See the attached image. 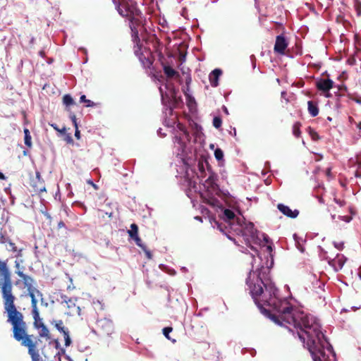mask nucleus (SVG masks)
Instances as JSON below:
<instances>
[{"mask_svg":"<svg viewBox=\"0 0 361 361\" xmlns=\"http://www.w3.org/2000/svg\"><path fill=\"white\" fill-rule=\"evenodd\" d=\"M51 127H53V128L55 130H56V131H58V132H59L61 133H65V132H66V128H63L62 129H59L56 124H51Z\"/></svg>","mask_w":361,"mask_h":361,"instance_id":"37998d69","label":"nucleus"},{"mask_svg":"<svg viewBox=\"0 0 361 361\" xmlns=\"http://www.w3.org/2000/svg\"><path fill=\"white\" fill-rule=\"evenodd\" d=\"M334 83V81L331 79L321 78L317 81L316 87L319 91L327 92L333 87Z\"/></svg>","mask_w":361,"mask_h":361,"instance_id":"4468645a","label":"nucleus"},{"mask_svg":"<svg viewBox=\"0 0 361 361\" xmlns=\"http://www.w3.org/2000/svg\"><path fill=\"white\" fill-rule=\"evenodd\" d=\"M349 120H350V121H353V118L351 116H350V117H349Z\"/></svg>","mask_w":361,"mask_h":361,"instance_id":"774afa93","label":"nucleus"},{"mask_svg":"<svg viewBox=\"0 0 361 361\" xmlns=\"http://www.w3.org/2000/svg\"><path fill=\"white\" fill-rule=\"evenodd\" d=\"M277 209L283 215L291 219L296 218L299 214V211L298 209L292 210L289 207L281 203L277 204Z\"/></svg>","mask_w":361,"mask_h":361,"instance_id":"2eb2a0df","label":"nucleus"},{"mask_svg":"<svg viewBox=\"0 0 361 361\" xmlns=\"http://www.w3.org/2000/svg\"><path fill=\"white\" fill-rule=\"evenodd\" d=\"M207 170L209 173V176L205 180V183L207 185L208 188H210L212 190H215L218 187L216 183L217 175L211 171V167L209 166L207 167Z\"/></svg>","mask_w":361,"mask_h":361,"instance_id":"f3484780","label":"nucleus"},{"mask_svg":"<svg viewBox=\"0 0 361 361\" xmlns=\"http://www.w3.org/2000/svg\"><path fill=\"white\" fill-rule=\"evenodd\" d=\"M7 322L12 326L13 338L27 348L32 361H42L39 351L42 350L41 341L36 336L28 334L27 326L23 314L16 308L6 313Z\"/></svg>","mask_w":361,"mask_h":361,"instance_id":"7ed1b4c3","label":"nucleus"},{"mask_svg":"<svg viewBox=\"0 0 361 361\" xmlns=\"http://www.w3.org/2000/svg\"><path fill=\"white\" fill-rule=\"evenodd\" d=\"M65 227V224L63 221H60L59 223H58V228L60 229L61 228H64Z\"/></svg>","mask_w":361,"mask_h":361,"instance_id":"3c124183","label":"nucleus"},{"mask_svg":"<svg viewBox=\"0 0 361 361\" xmlns=\"http://www.w3.org/2000/svg\"><path fill=\"white\" fill-rule=\"evenodd\" d=\"M288 46V42L286 37L281 34L279 35H277L276 37V42L274 47V50L275 53H277L279 54H284L285 50Z\"/></svg>","mask_w":361,"mask_h":361,"instance_id":"f8f14e48","label":"nucleus"},{"mask_svg":"<svg viewBox=\"0 0 361 361\" xmlns=\"http://www.w3.org/2000/svg\"><path fill=\"white\" fill-rule=\"evenodd\" d=\"M0 293L4 305V313L17 308L13 293L12 273L8 265V260L0 259Z\"/></svg>","mask_w":361,"mask_h":361,"instance_id":"20e7f679","label":"nucleus"},{"mask_svg":"<svg viewBox=\"0 0 361 361\" xmlns=\"http://www.w3.org/2000/svg\"><path fill=\"white\" fill-rule=\"evenodd\" d=\"M343 258L344 257L343 255L340 256L338 255L336 258L333 260L334 265L337 264L338 268L341 269L345 263Z\"/></svg>","mask_w":361,"mask_h":361,"instance_id":"cd10ccee","label":"nucleus"},{"mask_svg":"<svg viewBox=\"0 0 361 361\" xmlns=\"http://www.w3.org/2000/svg\"><path fill=\"white\" fill-rule=\"evenodd\" d=\"M178 127L179 130H181L187 137H189V133L183 125L178 124Z\"/></svg>","mask_w":361,"mask_h":361,"instance_id":"a19ab883","label":"nucleus"},{"mask_svg":"<svg viewBox=\"0 0 361 361\" xmlns=\"http://www.w3.org/2000/svg\"><path fill=\"white\" fill-rule=\"evenodd\" d=\"M15 268H16V271H22V269L23 267L20 268V262L16 260V261H15Z\"/></svg>","mask_w":361,"mask_h":361,"instance_id":"de8ad7c7","label":"nucleus"},{"mask_svg":"<svg viewBox=\"0 0 361 361\" xmlns=\"http://www.w3.org/2000/svg\"><path fill=\"white\" fill-rule=\"evenodd\" d=\"M345 218H346V219H345V220H346L347 221H349L350 220V218H349V217H348V216H345Z\"/></svg>","mask_w":361,"mask_h":361,"instance_id":"338daca9","label":"nucleus"},{"mask_svg":"<svg viewBox=\"0 0 361 361\" xmlns=\"http://www.w3.org/2000/svg\"><path fill=\"white\" fill-rule=\"evenodd\" d=\"M75 137L79 140L80 138V130H78V128H75Z\"/></svg>","mask_w":361,"mask_h":361,"instance_id":"09e8293b","label":"nucleus"},{"mask_svg":"<svg viewBox=\"0 0 361 361\" xmlns=\"http://www.w3.org/2000/svg\"><path fill=\"white\" fill-rule=\"evenodd\" d=\"M65 140L67 142V143L72 144L73 142V140L72 139L71 134H67L66 135Z\"/></svg>","mask_w":361,"mask_h":361,"instance_id":"49530a36","label":"nucleus"},{"mask_svg":"<svg viewBox=\"0 0 361 361\" xmlns=\"http://www.w3.org/2000/svg\"><path fill=\"white\" fill-rule=\"evenodd\" d=\"M55 327L58 331L62 333L63 335H66L68 333V330L63 326V322L62 320H59L56 322Z\"/></svg>","mask_w":361,"mask_h":361,"instance_id":"4be33fe9","label":"nucleus"},{"mask_svg":"<svg viewBox=\"0 0 361 361\" xmlns=\"http://www.w3.org/2000/svg\"><path fill=\"white\" fill-rule=\"evenodd\" d=\"M213 126L216 128H219L222 125V120L219 116H215L213 119Z\"/></svg>","mask_w":361,"mask_h":361,"instance_id":"f704fd0d","label":"nucleus"},{"mask_svg":"<svg viewBox=\"0 0 361 361\" xmlns=\"http://www.w3.org/2000/svg\"><path fill=\"white\" fill-rule=\"evenodd\" d=\"M39 54L42 57H44L45 56V51L44 50H41V51H39Z\"/></svg>","mask_w":361,"mask_h":361,"instance_id":"5fc2aeb1","label":"nucleus"},{"mask_svg":"<svg viewBox=\"0 0 361 361\" xmlns=\"http://www.w3.org/2000/svg\"><path fill=\"white\" fill-rule=\"evenodd\" d=\"M163 70H164V74L166 75V77L168 78H180V75H179L178 72L175 71L173 68H171L169 66L164 65L163 66Z\"/></svg>","mask_w":361,"mask_h":361,"instance_id":"6ab92c4d","label":"nucleus"},{"mask_svg":"<svg viewBox=\"0 0 361 361\" xmlns=\"http://www.w3.org/2000/svg\"><path fill=\"white\" fill-rule=\"evenodd\" d=\"M334 202L340 207H343L346 204V202L343 199H339L336 197L334 198Z\"/></svg>","mask_w":361,"mask_h":361,"instance_id":"c9c22d12","label":"nucleus"},{"mask_svg":"<svg viewBox=\"0 0 361 361\" xmlns=\"http://www.w3.org/2000/svg\"><path fill=\"white\" fill-rule=\"evenodd\" d=\"M64 336V338H65V344L66 345H69L70 343H71V338L69 337V334L68 333H67L66 335H63Z\"/></svg>","mask_w":361,"mask_h":361,"instance_id":"a18cd8bd","label":"nucleus"},{"mask_svg":"<svg viewBox=\"0 0 361 361\" xmlns=\"http://www.w3.org/2000/svg\"><path fill=\"white\" fill-rule=\"evenodd\" d=\"M183 91L185 96L189 97L188 92L190 91V88L188 89V86L185 85V87H183Z\"/></svg>","mask_w":361,"mask_h":361,"instance_id":"8fccbe9b","label":"nucleus"},{"mask_svg":"<svg viewBox=\"0 0 361 361\" xmlns=\"http://www.w3.org/2000/svg\"><path fill=\"white\" fill-rule=\"evenodd\" d=\"M214 157L216 160L221 161L224 158V152L220 148H216L214 151Z\"/></svg>","mask_w":361,"mask_h":361,"instance_id":"2f4dec72","label":"nucleus"},{"mask_svg":"<svg viewBox=\"0 0 361 361\" xmlns=\"http://www.w3.org/2000/svg\"><path fill=\"white\" fill-rule=\"evenodd\" d=\"M252 276L254 277L255 274L250 271L246 279L250 295L261 311L274 312L269 313V317L275 323L294 327L307 314L287 300L279 298V290L270 280L263 281L259 276L255 280Z\"/></svg>","mask_w":361,"mask_h":361,"instance_id":"f257e3e1","label":"nucleus"},{"mask_svg":"<svg viewBox=\"0 0 361 361\" xmlns=\"http://www.w3.org/2000/svg\"><path fill=\"white\" fill-rule=\"evenodd\" d=\"M300 127H301V123L299 121L295 122L293 126V134L296 137H299L301 135Z\"/></svg>","mask_w":361,"mask_h":361,"instance_id":"b1692460","label":"nucleus"},{"mask_svg":"<svg viewBox=\"0 0 361 361\" xmlns=\"http://www.w3.org/2000/svg\"><path fill=\"white\" fill-rule=\"evenodd\" d=\"M80 102L85 103L86 107H92L96 105L95 103H94L92 101L86 99L85 95H82L80 97Z\"/></svg>","mask_w":361,"mask_h":361,"instance_id":"c85d7f7f","label":"nucleus"},{"mask_svg":"<svg viewBox=\"0 0 361 361\" xmlns=\"http://www.w3.org/2000/svg\"><path fill=\"white\" fill-rule=\"evenodd\" d=\"M224 216L225 219L228 221L233 219L235 216L234 212L229 209H226L224 210Z\"/></svg>","mask_w":361,"mask_h":361,"instance_id":"c756f323","label":"nucleus"},{"mask_svg":"<svg viewBox=\"0 0 361 361\" xmlns=\"http://www.w3.org/2000/svg\"><path fill=\"white\" fill-rule=\"evenodd\" d=\"M63 103L66 106L75 104V102L70 94H65L63 97Z\"/></svg>","mask_w":361,"mask_h":361,"instance_id":"bb28decb","label":"nucleus"},{"mask_svg":"<svg viewBox=\"0 0 361 361\" xmlns=\"http://www.w3.org/2000/svg\"><path fill=\"white\" fill-rule=\"evenodd\" d=\"M267 250H268L269 252H271L272 251V247H271V245H268L267 246Z\"/></svg>","mask_w":361,"mask_h":361,"instance_id":"6e6d98bb","label":"nucleus"},{"mask_svg":"<svg viewBox=\"0 0 361 361\" xmlns=\"http://www.w3.org/2000/svg\"><path fill=\"white\" fill-rule=\"evenodd\" d=\"M173 331V328L171 326L165 327L163 329V334L166 338L169 339V334Z\"/></svg>","mask_w":361,"mask_h":361,"instance_id":"4c0bfd02","label":"nucleus"},{"mask_svg":"<svg viewBox=\"0 0 361 361\" xmlns=\"http://www.w3.org/2000/svg\"><path fill=\"white\" fill-rule=\"evenodd\" d=\"M346 96L349 99L355 102L357 104H361V97L357 93L348 92Z\"/></svg>","mask_w":361,"mask_h":361,"instance_id":"393cba45","label":"nucleus"},{"mask_svg":"<svg viewBox=\"0 0 361 361\" xmlns=\"http://www.w3.org/2000/svg\"><path fill=\"white\" fill-rule=\"evenodd\" d=\"M24 133H25V145L30 147H31L32 142H31V136L30 135L29 130L25 128L24 130Z\"/></svg>","mask_w":361,"mask_h":361,"instance_id":"7c9ffc66","label":"nucleus"},{"mask_svg":"<svg viewBox=\"0 0 361 361\" xmlns=\"http://www.w3.org/2000/svg\"><path fill=\"white\" fill-rule=\"evenodd\" d=\"M339 90H343L344 92H345L346 93H348V88L346 86H341L339 87Z\"/></svg>","mask_w":361,"mask_h":361,"instance_id":"603ef678","label":"nucleus"},{"mask_svg":"<svg viewBox=\"0 0 361 361\" xmlns=\"http://www.w3.org/2000/svg\"><path fill=\"white\" fill-rule=\"evenodd\" d=\"M39 331V336H36L41 341L42 340L39 338V337L42 338H46L47 339H49L51 338L49 331L47 329V327L44 324H41Z\"/></svg>","mask_w":361,"mask_h":361,"instance_id":"412c9836","label":"nucleus"},{"mask_svg":"<svg viewBox=\"0 0 361 361\" xmlns=\"http://www.w3.org/2000/svg\"><path fill=\"white\" fill-rule=\"evenodd\" d=\"M62 303H65L66 305V307L68 310L67 314L70 315H73L74 314H80V308L78 306H76L75 303V300L73 298H69L67 295H61Z\"/></svg>","mask_w":361,"mask_h":361,"instance_id":"ddd939ff","label":"nucleus"},{"mask_svg":"<svg viewBox=\"0 0 361 361\" xmlns=\"http://www.w3.org/2000/svg\"><path fill=\"white\" fill-rule=\"evenodd\" d=\"M222 74L220 69L216 68L211 72L209 76L210 84L212 87H217L219 85V78Z\"/></svg>","mask_w":361,"mask_h":361,"instance_id":"a211bd4d","label":"nucleus"},{"mask_svg":"<svg viewBox=\"0 0 361 361\" xmlns=\"http://www.w3.org/2000/svg\"><path fill=\"white\" fill-rule=\"evenodd\" d=\"M331 209H332L334 211H335V207H334L333 205H331H331H329V211H331Z\"/></svg>","mask_w":361,"mask_h":361,"instance_id":"bf43d9fd","label":"nucleus"},{"mask_svg":"<svg viewBox=\"0 0 361 361\" xmlns=\"http://www.w3.org/2000/svg\"><path fill=\"white\" fill-rule=\"evenodd\" d=\"M0 179H1V180L5 179V176L1 172H0Z\"/></svg>","mask_w":361,"mask_h":361,"instance_id":"4d7b16f0","label":"nucleus"},{"mask_svg":"<svg viewBox=\"0 0 361 361\" xmlns=\"http://www.w3.org/2000/svg\"><path fill=\"white\" fill-rule=\"evenodd\" d=\"M242 232L247 245L250 247L252 250L257 252V250L250 245L252 242L257 243L258 240L257 232L254 224L252 223H249L245 226V228H243Z\"/></svg>","mask_w":361,"mask_h":361,"instance_id":"6e6552de","label":"nucleus"},{"mask_svg":"<svg viewBox=\"0 0 361 361\" xmlns=\"http://www.w3.org/2000/svg\"><path fill=\"white\" fill-rule=\"evenodd\" d=\"M106 214L109 216V217H111L112 216V212H110L109 214V213H106Z\"/></svg>","mask_w":361,"mask_h":361,"instance_id":"0e129e2a","label":"nucleus"},{"mask_svg":"<svg viewBox=\"0 0 361 361\" xmlns=\"http://www.w3.org/2000/svg\"><path fill=\"white\" fill-rule=\"evenodd\" d=\"M32 306V314L34 319V326L37 329H39L41 324H44L39 317V313L37 308V302L33 301L31 303Z\"/></svg>","mask_w":361,"mask_h":361,"instance_id":"dca6fc26","label":"nucleus"},{"mask_svg":"<svg viewBox=\"0 0 361 361\" xmlns=\"http://www.w3.org/2000/svg\"><path fill=\"white\" fill-rule=\"evenodd\" d=\"M354 8L358 16H361V1L360 0L354 1Z\"/></svg>","mask_w":361,"mask_h":361,"instance_id":"473e14b6","label":"nucleus"},{"mask_svg":"<svg viewBox=\"0 0 361 361\" xmlns=\"http://www.w3.org/2000/svg\"><path fill=\"white\" fill-rule=\"evenodd\" d=\"M294 328L300 340L306 345L313 361H329L325 349L331 353L332 346L321 331V325L314 317L307 314Z\"/></svg>","mask_w":361,"mask_h":361,"instance_id":"f03ea898","label":"nucleus"},{"mask_svg":"<svg viewBox=\"0 0 361 361\" xmlns=\"http://www.w3.org/2000/svg\"><path fill=\"white\" fill-rule=\"evenodd\" d=\"M128 233L131 238L138 235V226L135 224H132Z\"/></svg>","mask_w":361,"mask_h":361,"instance_id":"a878e982","label":"nucleus"},{"mask_svg":"<svg viewBox=\"0 0 361 361\" xmlns=\"http://www.w3.org/2000/svg\"><path fill=\"white\" fill-rule=\"evenodd\" d=\"M133 42L135 43L134 52L135 55L138 57L144 68H149L153 63L152 54L149 51L141 52L142 44L137 32L133 35Z\"/></svg>","mask_w":361,"mask_h":361,"instance_id":"423d86ee","label":"nucleus"},{"mask_svg":"<svg viewBox=\"0 0 361 361\" xmlns=\"http://www.w3.org/2000/svg\"><path fill=\"white\" fill-rule=\"evenodd\" d=\"M307 109L309 114L312 116L315 117L319 114V108L317 104L313 101L307 102Z\"/></svg>","mask_w":361,"mask_h":361,"instance_id":"aec40b11","label":"nucleus"},{"mask_svg":"<svg viewBox=\"0 0 361 361\" xmlns=\"http://www.w3.org/2000/svg\"><path fill=\"white\" fill-rule=\"evenodd\" d=\"M319 202L320 203H324V200H323V198H322V197H319Z\"/></svg>","mask_w":361,"mask_h":361,"instance_id":"052dcab7","label":"nucleus"},{"mask_svg":"<svg viewBox=\"0 0 361 361\" xmlns=\"http://www.w3.org/2000/svg\"><path fill=\"white\" fill-rule=\"evenodd\" d=\"M88 183L90 184L94 188L97 189V186L96 184H94L92 180H88Z\"/></svg>","mask_w":361,"mask_h":361,"instance_id":"864d4df0","label":"nucleus"},{"mask_svg":"<svg viewBox=\"0 0 361 361\" xmlns=\"http://www.w3.org/2000/svg\"><path fill=\"white\" fill-rule=\"evenodd\" d=\"M9 245V248H7L8 252L16 253L15 257L18 258L23 256V248H18L16 244L12 242L9 236L7 235L6 231L2 228L0 229V244H6Z\"/></svg>","mask_w":361,"mask_h":361,"instance_id":"1a4fd4ad","label":"nucleus"},{"mask_svg":"<svg viewBox=\"0 0 361 361\" xmlns=\"http://www.w3.org/2000/svg\"><path fill=\"white\" fill-rule=\"evenodd\" d=\"M330 173H331V169H327V171H326V174H327L328 176H329V175H330Z\"/></svg>","mask_w":361,"mask_h":361,"instance_id":"680f3d73","label":"nucleus"},{"mask_svg":"<svg viewBox=\"0 0 361 361\" xmlns=\"http://www.w3.org/2000/svg\"><path fill=\"white\" fill-rule=\"evenodd\" d=\"M132 238L135 241V243H136V245H137L138 247H141V248H144V247H145V245L144 244H142V240L140 239V238L138 235H137V236H135V237H133V238Z\"/></svg>","mask_w":361,"mask_h":361,"instance_id":"58836bf2","label":"nucleus"},{"mask_svg":"<svg viewBox=\"0 0 361 361\" xmlns=\"http://www.w3.org/2000/svg\"><path fill=\"white\" fill-rule=\"evenodd\" d=\"M357 127L359 129H360V130H361V122H360V123H358L357 124Z\"/></svg>","mask_w":361,"mask_h":361,"instance_id":"e2e57ef3","label":"nucleus"},{"mask_svg":"<svg viewBox=\"0 0 361 361\" xmlns=\"http://www.w3.org/2000/svg\"><path fill=\"white\" fill-rule=\"evenodd\" d=\"M334 245L338 250H343L344 248V242L343 241H334Z\"/></svg>","mask_w":361,"mask_h":361,"instance_id":"e433bc0d","label":"nucleus"},{"mask_svg":"<svg viewBox=\"0 0 361 361\" xmlns=\"http://www.w3.org/2000/svg\"><path fill=\"white\" fill-rule=\"evenodd\" d=\"M16 274L22 279L24 288L27 289V294L31 298V303L33 301L37 302L36 295L42 296L41 292L34 286V279L32 276L23 273V271H16Z\"/></svg>","mask_w":361,"mask_h":361,"instance_id":"0eeeda50","label":"nucleus"},{"mask_svg":"<svg viewBox=\"0 0 361 361\" xmlns=\"http://www.w3.org/2000/svg\"><path fill=\"white\" fill-rule=\"evenodd\" d=\"M118 13L130 21L137 20L141 12L135 0H112Z\"/></svg>","mask_w":361,"mask_h":361,"instance_id":"39448f33","label":"nucleus"},{"mask_svg":"<svg viewBox=\"0 0 361 361\" xmlns=\"http://www.w3.org/2000/svg\"><path fill=\"white\" fill-rule=\"evenodd\" d=\"M192 82V79L190 75H187L185 78V85L188 86V89H189V86Z\"/></svg>","mask_w":361,"mask_h":361,"instance_id":"c03bdc74","label":"nucleus"},{"mask_svg":"<svg viewBox=\"0 0 361 361\" xmlns=\"http://www.w3.org/2000/svg\"><path fill=\"white\" fill-rule=\"evenodd\" d=\"M30 185L33 188L34 192L37 194H40L42 192L46 191L44 181L41 178V175L39 171H37L35 177L31 179Z\"/></svg>","mask_w":361,"mask_h":361,"instance_id":"9b49d317","label":"nucleus"},{"mask_svg":"<svg viewBox=\"0 0 361 361\" xmlns=\"http://www.w3.org/2000/svg\"><path fill=\"white\" fill-rule=\"evenodd\" d=\"M97 329L101 336H109L114 332V325L111 320L103 318L97 321Z\"/></svg>","mask_w":361,"mask_h":361,"instance_id":"9d476101","label":"nucleus"},{"mask_svg":"<svg viewBox=\"0 0 361 361\" xmlns=\"http://www.w3.org/2000/svg\"><path fill=\"white\" fill-rule=\"evenodd\" d=\"M159 91L161 94V97H163V93H162V88L161 87H159Z\"/></svg>","mask_w":361,"mask_h":361,"instance_id":"69168bd1","label":"nucleus"},{"mask_svg":"<svg viewBox=\"0 0 361 361\" xmlns=\"http://www.w3.org/2000/svg\"><path fill=\"white\" fill-rule=\"evenodd\" d=\"M142 250L145 252L146 257L148 259H152V255L151 252L147 248L146 246H145L144 248H142Z\"/></svg>","mask_w":361,"mask_h":361,"instance_id":"79ce46f5","label":"nucleus"},{"mask_svg":"<svg viewBox=\"0 0 361 361\" xmlns=\"http://www.w3.org/2000/svg\"><path fill=\"white\" fill-rule=\"evenodd\" d=\"M264 240L266 243H269V238L267 235L264 236Z\"/></svg>","mask_w":361,"mask_h":361,"instance_id":"13d9d810","label":"nucleus"},{"mask_svg":"<svg viewBox=\"0 0 361 361\" xmlns=\"http://www.w3.org/2000/svg\"><path fill=\"white\" fill-rule=\"evenodd\" d=\"M198 169H199V171H200V174L198 176V177L201 178H204L206 174H205V171H204V169L203 161H200L198 162Z\"/></svg>","mask_w":361,"mask_h":361,"instance_id":"72a5a7b5","label":"nucleus"},{"mask_svg":"<svg viewBox=\"0 0 361 361\" xmlns=\"http://www.w3.org/2000/svg\"><path fill=\"white\" fill-rule=\"evenodd\" d=\"M306 130L313 141H318L320 140V136L312 127L309 126Z\"/></svg>","mask_w":361,"mask_h":361,"instance_id":"5701e85b","label":"nucleus"},{"mask_svg":"<svg viewBox=\"0 0 361 361\" xmlns=\"http://www.w3.org/2000/svg\"><path fill=\"white\" fill-rule=\"evenodd\" d=\"M70 118L71 119L75 128H78V126L76 120V116L73 113H71L70 114Z\"/></svg>","mask_w":361,"mask_h":361,"instance_id":"ea45409f","label":"nucleus"}]
</instances>
